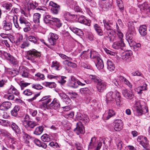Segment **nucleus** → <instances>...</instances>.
<instances>
[{"label":"nucleus","instance_id":"nucleus-34","mask_svg":"<svg viewBox=\"0 0 150 150\" xmlns=\"http://www.w3.org/2000/svg\"><path fill=\"white\" fill-rule=\"evenodd\" d=\"M70 28L73 32L78 35H80L83 34V32L79 29L71 27Z\"/></svg>","mask_w":150,"mask_h":150},{"label":"nucleus","instance_id":"nucleus-58","mask_svg":"<svg viewBox=\"0 0 150 150\" xmlns=\"http://www.w3.org/2000/svg\"><path fill=\"white\" fill-rule=\"evenodd\" d=\"M32 87L33 88L37 90H40L43 88L42 86L39 84H33Z\"/></svg>","mask_w":150,"mask_h":150},{"label":"nucleus","instance_id":"nucleus-56","mask_svg":"<svg viewBox=\"0 0 150 150\" xmlns=\"http://www.w3.org/2000/svg\"><path fill=\"white\" fill-rule=\"evenodd\" d=\"M27 8L28 11L32 9H35L34 4L32 2L28 3L27 4Z\"/></svg>","mask_w":150,"mask_h":150},{"label":"nucleus","instance_id":"nucleus-46","mask_svg":"<svg viewBox=\"0 0 150 150\" xmlns=\"http://www.w3.org/2000/svg\"><path fill=\"white\" fill-rule=\"evenodd\" d=\"M127 38H128L127 40L129 46L130 47H132V46H133V45L135 43L133 40V37H132V36H127Z\"/></svg>","mask_w":150,"mask_h":150},{"label":"nucleus","instance_id":"nucleus-28","mask_svg":"<svg viewBox=\"0 0 150 150\" xmlns=\"http://www.w3.org/2000/svg\"><path fill=\"white\" fill-rule=\"evenodd\" d=\"M8 94H14L17 96L19 94V93L17 90L12 86H11L10 88L8 89Z\"/></svg>","mask_w":150,"mask_h":150},{"label":"nucleus","instance_id":"nucleus-22","mask_svg":"<svg viewBox=\"0 0 150 150\" xmlns=\"http://www.w3.org/2000/svg\"><path fill=\"white\" fill-rule=\"evenodd\" d=\"M78 21L79 22L85 24L86 25L88 26L90 25L89 21L86 19L85 17L83 16H81L78 18Z\"/></svg>","mask_w":150,"mask_h":150},{"label":"nucleus","instance_id":"nucleus-49","mask_svg":"<svg viewBox=\"0 0 150 150\" xmlns=\"http://www.w3.org/2000/svg\"><path fill=\"white\" fill-rule=\"evenodd\" d=\"M112 92H110L108 93L106 95V99L107 102L112 101Z\"/></svg>","mask_w":150,"mask_h":150},{"label":"nucleus","instance_id":"nucleus-41","mask_svg":"<svg viewBox=\"0 0 150 150\" xmlns=\"http://www.w3.org/2000/svg\"><path fill=\"white\" fill-rule=\"evenodd\" d=\"M127 25L129 31L134 32L135 29L133 22L132 21H129L127 23Z\"/></svg>","mask_w":150,"mask_h":150},{"label":"nucleus","instance_id":"nucleus-61","mask_svg":"<svg viewBox=\"0 0 150 150\" xmlns=\"http://www.w3.org/2000/svg\"><path fill=\"white\" fill-rule=\"evenodd\" d=\"M0 41L1 43L4 46H6L7 47H10V45L6 40H1Z\"/></svg>","mask_w":150,"mask_h":150},{"label":"nucleus","instance_id":"nucleus-52","mask_svg":"<svg viewBox=\"0 0 150 150\" xmlns=\"http://www.w3.org/2000/svg\"><path fill=\"white\" fill-rule=\"evenodd\" d=\"M90 89L88 88H81L80 89V91L81 94H85L88 93Z\"/></svg>","mask_w":150,"mask_h":150},{"label":"nucleus","instance_id":"nucleus-12","mask_svg":"<svg viewBox=\"0 0 150 150\" xmlns=\"http://www.w3.org/2000/svg\"><path fill=\"white\" fill-rule=\"evenodd\" d=\"M113 125H114V129L116 131H119L123 127V122L121 120L117 119L115 120Z\"/></svg>","mask_w":150,"mask_h":150},{"label":"nucleus","instance_id":"nucleus-38","mask_svg":"<svg viewBox=\"0 0 150 150\" xmlns=\"http://www.w3.org/2000/svg\"><path fill=\"white\" fill-rule=\"evenodd\" d=\"M50 137L47 134L43 135L41 137L42 140L44 142H48L50 140Z\"/></svg>","mask_w":150,"mask_h":150},{"label":"nucleus","instance_id":"nucleus-13","mask_svg":"<svg viewBox=\"0 0 150 150\" xmlns=\"http://www.w3.org/2000/svg\"><path fill=\"white\" fill-rule=\"evenodd\" d=\"M122 93L123 96L127 99H132L134 97L132 91L127 89L122 90Z\"/></svg>","mask_w":150,"mask_h":150},{"label":"nucleus","instance_id":"nucleus-40","mask_svg":"<svg viewBox=\"0 0 150 150\" xmlns=\"http://www.w3.org/2000/svg\"><path fill=\"white\" fill-rule=\"evenodd\" d=\"M116 28L117 30L116 31H115L114 33L115 34H117V36L118 37H120V38H123V34L119 29V26L117 23H116Z\"/></svg>","mask_w":150,"mask_h":150},{"label":"nucleus","instance_id":"nucleus-25","mask_svg":"<svg viewBox=\"0 0 150 150\" xmlns=\"http://www.w3.org/2000/svg\"><path fill=\"white\" fill-rule=\"evenodd\" d=\"M59 96L64 100L67 103L69 104L71 102V100L69 96L64 93H59Z\"/></svg>","mask_w":150,"mask_h":150},{"label":"nucleus","instance_id":"nucleus-30","mask_svg":"<svg viewBox=\"0 0 150 150\" xmlns=\"http://www.w3.org/2000/svg\"><path fill=\"white\" fill-rule=\"evenodd\" d=\"M22 136L25 143L28 145L30 142V136L24 132H22Z\"/></svg>","mask_w":150,"mask_h":150},{"label":"nucleus","instance_id":"nucleus-32","mask_svg":"<svg viewBox=\"0 0 150 150\" xmlns=\"http://www.w3.org/2000/svg\"><path fill=\"white\" fill-rule=\"evenodd\" d=\"M16 35V40L15 41L16 43V45H18L23 40V36L22 34L19 33H17Z\"/></svg>","mask_w":150,"mask_h":150},{"label":"nucleus","instance_id":"nucleus-26","mask_svg":"<svg viewBox=\"0 0 150 150\" xmlns=\"http://www.w3.org/2000/svg\"><path fill=\"white\" fill-rule=\"evenodd\" d=\"M94 62L96 65L98 69H102L104 67L103 60L100 58L98 60H96Z\"/></svg>","mask_w":150,"mask_h":150},{"label":"nucleus","instance_id":"nucleus-47","mask_svg":"<svg viewBox=\"0 0 150 150\" xmlns=\"http://www.w3.org/2000/svg\"><path fill=\"white\" fill-rule=\"evenodd\" d=\"M0 131L1 134L4 136L7 137H9L11 136V134L8 132V131L4 129H0Z\"/></svg>","mask_w":150,"mask_h":150},{"label":"nucleus","instance_id":"nucleus-24","mask_svg":"<svg viewBox=\"0 0 150 150\" xmlns=\"http://www.w3.org/2000/svg\"><path fill=\"white\" fill-rule=\"evenodd\" d=\"M77 118L80 120H82L85 123L88 122L89 121V118L86 115L83 116V115L80 113H78L77 115Z\"/></svg>","mask_w":150,"mask_h":150},{"label":"nucleus","instance_id":"nucleus-10","mask_svg":"<svg viewBox=\"0 0 150 150\" xmlns=\"http://www.w3.org/2000/svg\"><path fill=\"white\" fill-rule=\"evenodd\" d=\"M74 131L77 135H79L80 134H83L84 133V128L81 122L77 123L76 127L74 129Z\"/></svg>","mask_w":150,"mask_h":150},{"label":"nucleus","instance_id":"nucleus-11","mask_svg":"<svg viewBox=\"0 0 150 150\" xmlns=\"http://www.w3.org/2000/svg\"><path fill=\"white\" fill-rule=\"evenodd\" d=\"M22 124L27 129L33 128L37 125L36 122L30 120H25L22 121Z\"/></svg>","mask_w":150,"mask_h":150},{"label":"nucleus","instance_id":"nucleus-55","mask_svg":"<svg viewBox=\"0 0 150 150\" xmlns=\"http://www.w3.org/2000/svg\"><path fill=\"white\" fill-rule=\"evenodd\" d=\"M29 45L30 44L28 42H23V43L21 44L20 47L21 48L24 49L28 47Z\"/></svg>","mask_w":150,"mask_h":150},{"label":"nucleus","instance_id":"nucleus-4","mask_svg":"<svg viewBox=\"0 0 150 150\" xmlns=\"http://www.w3.org/2000/svg\"><path fill=\"white\" fill-rule=\"evenodd\" d=\"M115 86V89L114 91L115 94V99L116 101V104L117 105L120 106V105L121 100H120L121 96L120 93L117 91L118 89L117 85L118 83L117 82L116 79H115L113 80V86Z\"/></svg>","mask_w":150,"mask_h":150},{"label":"nucleus","instance_id":"nucleus-53","mask_svg":"<svg viewBox=\"0 0 150 150\" xmlns=\"http://www.w3.org/2000/svg\"><path fill=\"white\" fill-rule=\"evenodd\" d=\"M132 47H133L134 50L136 51L140 49L141 47V45L139 43L136 44L135 43L133 46H132Z\"/></svg>","mask_w":150,"mask_h":150},{"label":"nucleus","instance_id":"nucleus-35","mask_svg":"<svg viewBox=\"0 0 150 150\" xmlns=\"http://www.w3.org/2000/svg\"><path fill=\"white\" fill-rule=\"evenodd\" d=\"M11 127L12 129L16 133L19 134L20 129L18 126L15 123L12 122L11 125Z\"/></svg>","mask_w":150,"mask_h":150},{"label":"nucleus","instance_id":"nucleus-21","mask_svg":"<svg viewBox=\"0 0 150 150\" xmlns=\"http://www.w3.org/2000/svg\"><path fill=\"white\" fill-rule=\"evenodd\" d=\"M52 20L51 24L54 25L59 28L62 26V23L59 18L52 17Z\"/></svg>","mask_w":150,"mask_h":150},{"label":"nucleus","instance_id":"nucleus-14","mask_svg":"<svg viewBox=\"0 0 150 150\" xmlns=\"http://www.w3.org/2000/svg\"><path fill=\"white\" fill-rule=\"evenodd\" d=\"M51 36L49 39V41L51 45H54L56 44V41L58 37L57 35L54 33H51Z\"/></svg>","mask_w":150,"mask_h":150},{"label":"nucleus","instance_id":"nucleus-37","mask_svg":"<svg viewBox=\"0 0 150 150\" xmlns=\"http://www.w3.org/2000/svg\"><path fill=\"white\" fill-rule=\"evenodd\" d=\"M89 78L93 81L97 83L101 81V80L98 76L94 75H90Z\"/></svg>","mask_w":150,"mask_h":150},{"label":"nucleus","instance_id":"nucleus-50","mask_svg":"<svg viewBox=\"0 0 150 150\" xmlns=\"http://www.w3.org/2000/svg\"><path fill=\"white\" fill-rule=\"evenodd\" d=\"M116 1L119 8L120 10H123L124 9V6L122 1L121 0H116Z\"/></svg>","mask_w":150,"mask_h":150},{"label":"nucleus","instance_id":"nucleus-1","mask_svg":"<svg viewBox=\"0 0 150 150\" xmlns=\"http://www.w3.org/2000/svg\"><path fill=\"white\" fill-rule=\"evenodd\" d=\"M50 97V96H44L41 99V101H43L42 103L43 106L47 109L58 110L60 108V104L59 101L57 98H54L52 102L49 104L52 100Z\"/></svg>","mask_w":150,"mask_h":150},{"label":"nucleus","instance_id":"nucleus-33","mask_svg":"<svg viewBox=\"0 0 150 150\" xmlns=\"http://www.w3.org/2000/svg\"><path fill=\"white\" fill-rule=\"evenodd\" d=\"M52 17L50 15H46L43 18L44 22L46 24H51L52 21Z\"/></svg>","mask_w":150,"mask_h":150},{"label":"nucleus","instance_id":"nucleus-29","mask_svg":"<svg viewBox=\"0 0 150 150\" xmlns=\"http://www.w3.org/2000/svg\"><path fill=\"white\" fill-rule=\"evenodd\" d=\"M90 57L91 58L94 59V61L100 58L97 52L95 51H90Z\"/></svg>","mask_w":150,"mask_h":150},{"label":"nucleus","instance_id":"nucleus-64","mask_svg":"<svg viewBox=\"0 0 150 150\" xmlns=\"http://www.w3.org/2000/svg\"><path fill=\"white\" fill-rule=\"evenodd\" d=\"M30 23L29 25L28 24V25L23 26L25 27L24 28H23V30L25 32H27L30 30Z\"/></svg>","mask_w":150,"mask_h":150},{"label":"nucleus","instance_id":"nucleus-9","mask_svg":"<svg viewBox=\"0 0 150 150\" xmlns=\"http://www.w3.org/2000/svg\"><path fill=\"white\" fill-rule=\"evenodd\" d=\"M49 5L52 7L51 8L52 13L54 14H58L60 10V6L52 1H50V2Z\"/></svg>","mask_w":150,"mask_h":150},{"label":"nucleus","instance_id":"nucleus-6","mask_svg":"<svg viewBox=\"0 0 150 150\" xmlns=\"http://www.w3.org/2000/svg\"><path fill=\"white\" fill-rule=\"evenodd\" d=\"M20 25H19L16 20L15 22L14 21V23L16 28L18 30H20L22 28L21 26H24L29 25L30 23L28 21V19L23 16H21L19 18Z\"/></svg>","mask_w":150,"mask_h":150},{"label":"nucleus","instance_id":"nucleus-42","mask_svg":"<svg viewBox=\"0 0 150 150\" xmlns=\"http://www.w3.org/2000/svg\"><path fill=\"white\" fill-rule=\"evenodd\" d=\"M96 142V138L95 137L92 138L88 145V148L92 149L95 146V144Z\"/></svg>","mask_w":150,"mask_h":150},{"label":"nucleus","instance_id":"nucleus-31","mask_svg":"<svg viewBox=\"0 0 150 150\" xmlns=\"http://www.w3.org/2000/svg\"><path fill=\"white\" fill-rule=\"evenodd\" d=\"M44 127L42 126L37 127L34 131L33 133L36 135H40L42 132Z\"/></svg>","mask_w":150,"mask_h":150},{"label":"nucleus","instance_id":"nucleus-8","mask_svg":"<svg viewBox=\"0 0 150 150\" xmlns=\"http://www.w3.org/2000/svg\"><path fill=\"white\" fill-rule=\"evenodd\" d=\"M18 73H19L23 77L33 79L34 76L29 74L23 66H21L19 67Z\"/></svg>","mask_w":150,"mask_h":150},{"label":"nucleus","instance_id":"nucleus-44","mask_svg":"<svg viewBox=\"0 0 150 150\" xmlns=\"http://www.w3.org/2000/svg\"><path fill=\"white\" fill-rule=\"evenodd\" d=\"M138 7L140 9L141 11L144 12L146 9L148 8V4L146 2L144 3L139 5Z\"/></svg>","mask_w":150,"mask_h":150},{"label":"nucleus","instance_id":"nucleus-57","mask_svg":"<svg viewBox=\"0 0 150 150\" xmlns=\"http://www.w3.org/2000/svg\"><path fill=\"white\" fill-rule=\"evenodd\" d=\"M9 94L5 95L4 96V98L8 100H13L14 98V96L12 94Z\"/></svg>","mask_w":150,"mask_h":150},{"label":"nucleus","instance_id":"nucleus-23","mask_svg":"<svg viewBox=\"0 0 150 150\" xmlns=\"http://www.w3.org/2000/svg\"><path fill=\"white\" fill-rule=\"evenodd\" d=\"M147 27L144 25L140 26L139 29V31L140 35L142 36L146 35L147 33Z\"/></svg>","mask_w":150,"mask_h":150},{"label":"nucleus","instance_id":"nucleus-20","mask_svg":"<svg viewBox=\"0 0 150 150\" xmlns=\"http://www.w3.org/2000/svg\"><path fill=\"white\" fill-rule=\"evenodd\" d=\"M97 88L98 92H102L106 88V84L105 83L102 82L101 81L98 82Z\"/></svg>","mask_w":150,"mask_h":150},{"label":"nucleus","instance_id":"nucleus-45","mask_svg":"<svg viewBox=\"0 0 150 150\" xmlns=\"http://www.w3.org/2000/svg\"><path fill=\"white\" fill-rule=\"evenodd\" d=\"M107 63L108 69L110 71H112V60H108Z\"/></svg>","mask_w":150,"mask_h":150},{"label":"nucleus","instance_id":"nucleus-15","mask_svg":"<svg viewBox=\"0 0 150 150\" xmlns=\"http://www.w3.org/2000/svg\"><path fill=\"white\" fill-rule=\"evenodd\" d=\"M11 103L9 101H5L0 105V110H5L10 108L11 106Z\"/></svg>","mask_w":150,"mask_h":150},{"label":"nucleus","instance_id":"nucleus-51","mask_svg":"<svg viewBox=\"0 0 150 150\" xmlns=\"http://www.w3.org/2000/svg\"><path fill=\"white\" fill-rule=\"evenodd\" d=\"M1 124L3 126H9L10 125V122L7 120H2L0 121Z\"/></svg>","mask_w":150,"mask_h":150},{"label":"nucleus","instance_id":"nucleus-19","mask_svg":"<svg viewBox=\"0 0 150 150\" xmlns=\"http://www.w3.org/2000/svg\"><path fill=\"white\" fill-rule=\"evenodd\" d=\"M2 24L4 29L6 30H9L12 28V23L9 21L4 20L3 21Z\"/></svg>","mask_w":150,"mask_h":150},{"label":"nucleus","instance_id":"nucleus-27","mask_svg":"<svg viewBox=\"0 0 150 150\" xmlns=\"http://www.w3.org/2000/svg\"><path fill=\"white\" fill-rule=\"evenodd\" d=\"M28 40L31 42L35 44H38V38L33 35H30L28 38Z\"/></svg>","mask_w":150,"mask_h":150},{"label":"nucleus","instance_id":"nucleus-43","mask_svg":"<svg viewBox=\"0 0 150 150\" xmlns=\"http://www.w3.org/2000/svg\"><path fill=\"white\" fill-rule=\"evenodd\" d=\"M44 85L46 86L51 88H54L56 86L55 83L54 82H45L44 83Z\"/></svg>","mask_w":150,"mask_h":150},{"label":"nucleus","instance_id":"nucleus-48","mask_svg":"<svg viewBox=\"0 0 150 150\" xmlns=\"http://www.w3.org/2000/svg\"><path fill=\"white\" fill-rule=\"evenodd\" d=\"M140 144L144 148L148 145L147 139L146 137H144L143 140L142 141H140Z\"/></svg>","mask_w":150,"mask_h":150},{"label":"nucleus","instance_id":"nucleus-16","mask_svg":"<svg viewBox=\"0 0 150 150\" xmlns=\"http://www.w3.org/2000/svg\"><path fill=\"white\" fill-rule=\"evenodd\" d=\"M62 16L64 19L67 21H70V18H75L76 16L75 15L72 14L67 11H65L63 13Z\"/></svg>","mask_w":150,"mask_h":150},{"label":"nucleus","instance_id":"nucleus-2","mask_svg":"<svg viewBox=\"0 0 150 150\" xmlns=\"http://www.w3.org/2000/svg\"><path fill=\"white\" fill-rule=\"evenodd\" d=\"M134 112L137 116H140L143 114H146L148 113V108L145 107L142 108L140 102L139 101L137 102L134 105Z\"/></svg>","mask_w":150,"mask_h":150},{"label":"nucleus","instance_id":"nucleus-36","mask_svg":"<svg viewBox=\"0 0 150 150\" xmlns=\"http://www.w3.org/2000/svg\"><path fill=\"white\" fill-rule=\"evenodd\" d=\"M41 15L38 13H35L33 15V21L36 23L38 24L40 23V19Z\"/></svg>","mask_w":150,"mask_h":150},{"label":"nucleus","instance_id":"nucleus-59","mask_svg":"<svg viewBox=\"0 0 150 150\" xmlns=\"http://www.w3.org/2000/svg\"><path fill=\"white\" fill-rule=\"evenodd\" d=\"M48 145L49 146L54 148H56L58 146V144L55 142H50Z\"/></svg>","mask_w":150,"mask_h":150},{"label":"nucleus","instance_id":"nucleus-62","mask_svg":"<svg viewBox=\"0 0 150 150\" xmlns=\"http://www.w3.org/2000/svg\"><path fill=\"white\" fill-rule=\"evenodd\" d=\"M3 6L6 10H10L12 7V5L10 3H6L4 4Z\"/></svg>","mask_w":150,"mask_h":150},{"label":"nucleus","instance_id":"nucleus-60","mask_svg":"<svg viewBox=\"0 0 150 150\" xmlns=\"http://www.w3.org/2000/svg\"><path fill=\"white\" fill-rule=\"evenodd\" d=\"M23 93L27 96H30L33 95L32 91L29 89H27L23 91Z\"/></svg>","mask_w":150,"mask_h":150},{"label":"nucleus","instance_id":"nucleus-63","mask_svg":"<svg viewBox=\"0 0 150 150\" xmlns=\"http://www.w3.org/2000/svg\"><path fill=\"white\" fill-rule=\"evenodd\" d=\"M72 59L71 58V60H69L66 59V60H64L63 61V62L64 64L66 65L69 66L70 63L71 62V61H72Z\"/></svg>","mask_w":150,"mask_h":150},{"label":"nucleus","instance_id":"nucleus-54","mask_svg":"<svg viewBox=\"0 0 150 150\" xmlns=\"http://www.w3.org/2000/svg\"><path fill=\"white\" fill-rule=\"evenodd\" d=\"M18 73V71H17L15 70H12L9 71V73L12 77H14L16 76Z\"/></svg>","mask_w":150,"mask_h":150},{"label":"nucleus","instance_id":"nucleus-18","mask_svg":"<svg viewBox=\"0 0 150 150\" xmlns=\"http://www.w3.org/2000/svg\"><path fill=\"white\" fill-rule=\"evenodd\" d=\"M119 79L120 81H122L124 84L127 85L129 88H132V84L127 80L126 78L122 76H120L119 77Z\"/></svg>","mask_w":150,"mask_h":150},{"label":"nucleus","instance_id":"nucleus-5","mask_svg":"<svg viewBox=\"0 0 150 150\" xmlns=\"http://www.w3.org/2000/svg\"><path fill=\"white\" fill-rule=\"evenodd\" d=\"M114 37V38H113V41L116 40L118 41L115 42L113 43V48L116 50H118L120 49L122 50L123 47L125 46V44L122 39L123 38H120V37L118 36L116 37V35Z\"/></svg>","mask_w":150,"mask_h":150},{"label":"nucleus","instance_id":"nucleus-3","mask_svg":"<svg viewBox=\"0 0 150 150\" xmlns=\"http://www.w3.org/2000/svg\"><path fill=\"white\" fill-rule=\"evenodd\" d=\"M41 56L40 52L34 49H32L26 52V58L30 60L32 62L35 61V59L40 57Z\"/></svg>","mask_w":150,"mask_h":150},{"label":"nucleus","instance_id":"nucleus-39","mask_svg":"<svg viewBox=\"0 0 150 150\" xmlns=\"http://www.w3.org/2000/svg\"><path fill=\"white\" fill-rule=\"evenodd\" d=\"M90 51L89 50L84 51L81 53L80 56L83 59H87L90 55Z\"/></svg>","mask_w":150,"mask_h":150},{"label":"nucleus","instance_id":"nucleus-17","mask_svg":"<svg viewBox=\"0 0 150 150\" xmlns=\"http://www.w3.org/2000/svg\"><path fill=\"white\" fill-rule=\"evenodd\" d=\"M132 54V52L130 50L126 51L122 53V58L123 60H126L127 59L130 58Z\"/></svg>","mask_w":150,"mask_h":150},{"label":"nucleus","instance_id":"nucleus-7","mask_svg":"<svg viewBox=\"0 0 150 150\" xmlns=\"http://www.w3.org/2000/svg\"><path fill=\"white\" fill-rule=\"evenodd\" d=\"M105 27L108 30L107 33L110 38V40L111 41L112 37V24L109 21L106 22L105 20L103 21Z\"/></svg>","mask_w":150,"mask_h":150}]
</instances>
